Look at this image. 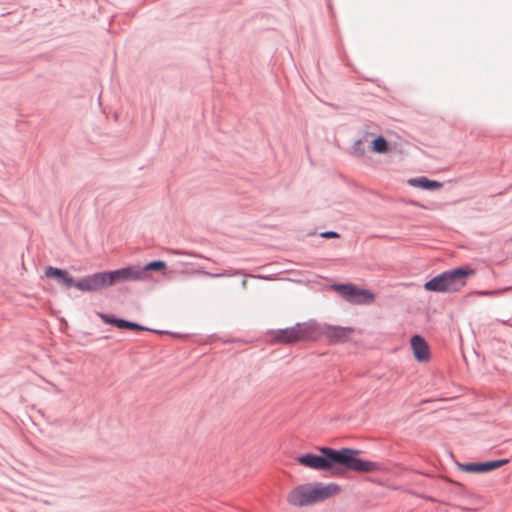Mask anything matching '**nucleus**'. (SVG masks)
Listing matches in <instances>:
<instances>
[{
    "label": "nucleus",
    "instance_id": "nucleus-1",
    "mask_svg": "<svg viewBox=\"0 0 512 512\" xmlns=\"http://www.w3.org/2000/svg\"><path fill=\"white\" fill-rule=\"evenodd\" d=\"M319 454L312 452L299 455L297 462L307 468L316 471H329L342 473L345 471L370 472L377 464L359 457L360 451L343 447L335 449L328 446H318Z\"/></svg>",
    "mask_w": 512,
    "mask_h": 512
},
{
    "label": "nucleus",
    "instance_id": "nucleus-2",
    "mask_svg": "<svg viewBox=\"0 0 512 512\" xmlns=\"http://www.w3.org/2000/svg\"><path fill=\"white\" fill-rule=\"evenodd\" d=\"M339 490L340 486L336 483H306L293 488L287 496V501L295 507L309 506L331 498Z\"/></svg>",
    "mask_w": 512,
    "mask_h": 512
},
{
    "label": "nucleus",
    "instance_id": "nucleus-3",
    "mask_svg": "<svg viewBox=\"0 0 512 512\" xmlns=\"http://www.w3.org/2000/svg\"><path fill=\"white\" fill-rule=\"evenodd\" d=\"M474 273V269L467 265L455 267L432 277L424 283L423 288L429 292H458L466 285L467 278Z\"/></svg>",
    "mask_w": 512,
    "mask_h": 512
},
{
    "label": "nucleus",
    "instance_id": "nucleus-4",
    "mask_svg": "<svg viewBox=\"0 0 512 512\" xmlns=\"http://www.w3.org/2000/svg\"><path fill=\"white\" fill-rule=\"evenodd\" d=\"M141 280L139 266H126L116 270L100 271L90 274V292L118 283Z\"/></svg>",
    "mask_w": 512,
    "mask_h": 512
},
{
    "label": "nucleus",
    "instance_id": "nucleus-5",
    "mask_svg": "<svg viewBox=\"0 0 512 512\" xmlns=\"http://www.w3.org/2000/svg\"><path fill=\"white\" fill-rule=\"evenodd\" d=\"M321 331L314 320L296 323L292 327L278 329L274 332L275 341L283 344H294L303 341L316 340Z\"/></svg>",
    "mask_w": 512,
    "mask_h": 512
},
{
    "label": "nucleus",
    "instance_id": "nucleus-6",
    "mask_svg": "<svg viewBox=\"0 0 512 512\" xmlns=\"http://www.w3.org/2000/svg\"><path fill=\"white\" fill-rule=\"evenodd\" d=\"M332 290L336 291L345 301L351 304L368 305L374 301V294L365 288H360L353 283H334Z\"/></svg>",
    "mask_w": 512,
    "mask_h": 512
},
{
    "label": "nucleus",
    "instance_id": "nucleus-7",
    "mask_svg": "<svg viewBox=\"0 0 512 512\" xmlns=\"http://www.w3.org/2000/svg\"><path fill=\"white\" fill-rule=\"evenodd\" d=\"M44 273L47 278L54 279L67 289L75 287L82 292H90V274L75 280L67 270L53 266H47Z\"/></svg>",
    "mask_w": 512,
    "mask_h": 512
},
{
    "label": "nucleus",
    "instance_id": "nucleus-8",
    "mask_svg": "<svg viewBox=\"0 0 512 512\" xmlns=\"http://www.w3.org/2000/svg\"><path fill=\"white\" fill-rule=\"evenodd\" d=\"M510 462L509 458H501L496 460H489L483 462H467L457 463V467L460 471L466 473L483 474L496 470Z\"/></svg>",
    "mask_w": 512,
    "mask_h": 512
},
{
    "label": "nucleus",
    "instance_id": "nucleus-9",
    "mask_svg": "<svg viewBox=\"0 0 512 512\" xmlns=\"http://www.w3.org/2000/svg\"><path fill=\"white\" fill-rule=\"evenodd\" d=\"M410 346L415 360L419 363L427 362L431 358L428 342L420 334H414L410 338Z\"/></svg>",
    "mask_w": 512,
    "mask_h": 512
},
{
    "label": "nucleus",
    "instance_id": "nucleus-10",
    "mask_svg": "<svg viewBox=\"0 0 512 512\" xmlns=\"http://www.w3.org/2000/svg\"><path fill=\"white\" fill-rule=\"evenodd\" d=\"M405 141L396 133L386 130V162L388 157L401 156L403 153Z\"/></svg>",
    "mask_w": 512,
    "mask_h": 512
},
{
    "label": "nucleus",
    "instance_id": "nucleus-11",
    "mask_svg": "<svg viewBox=\"0 0 512 512\" xmlns=\"http://www.w3.org/2000/svg\"><path fill=\"white\" fill-rule=\"evenodd\" d=\"M407 184L426 191H436L443 187V183L437 180L429 179L426 176L409 178Z\"/></svg>",
    "mask_w": 512,
    "mask_h": 512
},
{
    "label": "nucleus",
    "instance_id": "nucleus-12",
    "mask_svg": "<svg viewBox=\"0 0 512 512\" xmlns=\"http://www.w3.org/2000/svg\"><path fill=\"white\" fill-rule=\"evenodd\" d=\"M352 331L351 327L327 326L324 334L331 343H339L345 341Z\"/></svg>",
    "mask_w": 512,
    "mask_h": 512
},
{
    "label": "nucleus",
    "instance_id": "nucleus-13",
    "mask_svg": "<svg viewBox=\"0 0 512 512\" xmlns=\"http://www.w3.org/2000/svg\"><path fill=\"white\" fill-rule=\"evenodd\" d=\"M166 268V262L163 260H153L145 264L143 267H139L141 271V280L146 276L147 271H162Z\"/></svg>",
    "mask_w": 512,
    "mask_h": 512
},
{
    "label": "nucleus",
    "instance_id": "nucleus-14",
    "mask_svg": "<svg viewBox=\"0 0 512 512\" xmlns=\"http://www.w3.org/2000/svg\"><path fill=\"white\" fill-rule=\"evenodd\" d=\"M373 133L364 132V136L362 138L357 139L351 148L349 149V153L356 157H361L365 154L364 141L366 140V136H373Z\"/></svg>",
    "mask_w": 512,
    "mask_h": 512
},
{
    "label": "nucleus",
    "instance_id": "nucleus-15",
    "mask_svg": "<svg viewBox=\"0 0 512 512\" xmlns=\"http://www.w3.org/2000/svg\"><path fill=\"white\" fill-rule=\"evenodd\" d=\"M98 316L105 324L112 325L120 330H123L124 318H119L114 314L98 313Z\"/></svg>",
    "mask_w": 512,
    "mask_h": 512
},
{
    "label": "nucleus",
    "instance_id": "nucleus-16",
    "mask_svg": "<svg viewBox=\"0 0 512 512\" xmlns=\"http://www.w3.org/2000/svg\"><path fill=\"white\" fill-rule=\"evenodd\" d=\"M125 329L133 330V331H151V332H155V333H168V331L150 329V328L143 326L137 322L130 321L127 319H124V323H123V330H125Z\"/></svg>",
    "mask_w": 512,
    "mask_h": 512
},
{
    "label": "nucleus",
    "instance_id": "nucleus-17",
    "mask_svg": "<svg viewBox=\"0 0 512 512\" xmlns=\"http://www.w3.org/2000/svg\"><path fill=\"white\" fill-rule=\"evenodd\" d=\"M368 150L379 154L384 153V135H378L368 146Z\"/></svg>",
    "mask_w": 512,
    "mask_h": 512
},
{
    "label": "nucleus",
    "instance_id": "nucleus-18",
    "mask_svg": "<svg viewBox=\"0 0 512 512\" xmlns=\"http://www.w3.org/2000/svg\"><path fill=\"white\" fill-rule=\"evenodd\" d=\"M320 235L323 238H337V237H339V234L336 231H333V230L324 231Z\"/></svg>",
    "mask_w": 512,
    "mask_h": 512
},
{
    "label": "nucleus",
    "instance_id": "nucleus-19",
    "mask_svg": "<svg viewBox=\"0 0 512 512\" xmlns=\"http://www.w3.org/2000/svg\"><path fill=\"white\" fill-rule=\"evenodd\" d=\"M205 274L210 276V277H213V278H220V277L230 276V274H228L227 272H222V273L205 272Z\"/></svg>",
    "mask_w": 512,
    "mask_h": 512
},
{
    "label": "nucleus",
    "instance_id": "nucleus-20",
    "mask_svg": "<svg viewBox=\"0 0 512 512\" xmlns=\"http://www.w3.org/2000/svg\"><path fill=\"white\" fill-rule=\"evenodd\" d=\"M241 285H242V287H243V288H246L247 281L244 279V280L242 281Z\"/></svg>",
    "mask_w": 512,
    "mask_h": 512
}]
</instances>
